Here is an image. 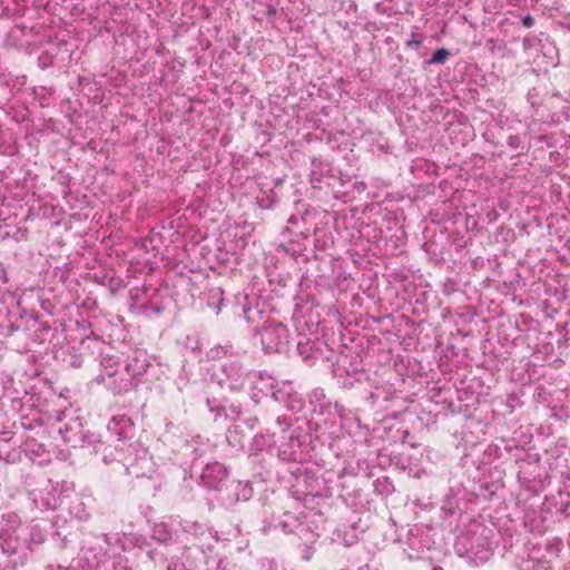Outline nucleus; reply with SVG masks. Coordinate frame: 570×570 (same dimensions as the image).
<instances>
[{"instance_id": "f257e3e1", "label": "nucleus", "mask_w": 570, "mask_h": 570, "mask_svg": "<svg viewBox=\"0 0 570 570\" xmlns=\"http://www.w3.org/2000/svg\"><path fill=\"white\" fill-rule=\"evenodd\" d=\"M261 341L267 352H282L289 342L288 330L282 323H267L261 332Z\"/></svg>"}, {"instance_id": "f03ea898", "label": "nucleus", "mask_w": 570, "mask_h": 570, "mask_svg": "<svg viewBox=\"0 0 570 570\" xmlns=\"http://www.w3.org/2000/svg\"><path fill=\"white\" fill-rule=\"evenodd\" d=\"M449 51L444 48L438 49L431 57L429 63H444L449 58Z\"/></svg>"}, {"instance_id": "7ed1b4c3", "label": "nucleus", "mask_w": 570, "mask_h": 570, "mask_svg": "<svg viewBox=\"0 0 570 570\" xmlns=\"http://www.w3.org/2000/svg\"><path fill=\"white\" fill-rule=\"evenodd\" d=\"M341 370H344L346 374L351 377H353L356 374V367L353 364H351L348 368L345 367V358H341L338 361L336 371L340 372Z\"/></svg>"}, {"instance_id": "20e7f679", "label": "nucleus", "mask_w": 570, "mask_h": 570, "mask_svg": "<svg viewBox=\"0 0 570 570\" xmlns=\"http://www.w3.org/2000/svg\"><path fill=\"white\" fill-rule=\"evenodd\" d=\"M422 45V38L420 36L413 35L412 39L407 41V47L419 48Z\"/></svg>"}, {"instance_id": "39448f33", "label": "nucleus", "mask_w": 570, "mask_h": 570, "mask_svg": "<svg viewBox=\"0 0 570 570\" xmlns=\"http://www.w3.org/2000/svg\"><path fill=\"white\" fill-rule=\"evenodd\" d=\"M522 22L525 27L530 28L534 24V19L531 16H527L522 19Z\"/></svg>"}]
</instances>
